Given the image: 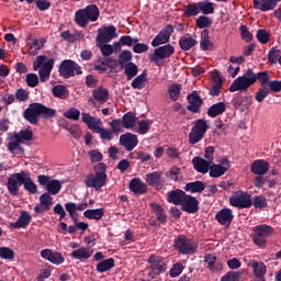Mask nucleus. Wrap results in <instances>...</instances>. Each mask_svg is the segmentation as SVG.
<instances>
[{"label":"nucleus","instance_id":"obj_29","mask_svg":"<svg viewBox=\"0 0 281 281\" xmlns=\"http://www.w3.org/2000/svg\"><path fill=\"white\" fill-rule=\"evenodd\" d=\"M130 190L131 192H134V194H146V192H148V187L142 179L134 178L130 182Z\"/></svg>","mask_w":281,"mask_h":281},{"label":"nucleus","instance_id":"obj_63","mask_svg":"<svg viewBox=\"0 0 281 281\" xmlns=\"http://www.w3.org/2000/svg\"><path fill=\"white\" fill-rule=\"evenodd\" d=\"M52 269H54V267L47 266V265L44 268H42L40 270V274L37 277V281H45V280H47V278H49L52 276Z\"/></svg>","mask_w":281,"mask_h":281},{"label":"nucleus","instance_id":"obj_13","mask_svg":"<svg viewBox=\"0 0 281 281\" xmlns=\"http://www.w3.org/2000/svg\"><path fill=\"white\" fill-rule=\"evenodd\" d=\"M175 32L172 24L166 25L151 41V47H159L161 45H168L170 43V36Z\"/></svg>","mask_w":281,"mask_h":281},{"label":"nucleus","instance_id":"obj_55","mask_svg":"<svg viewBox=\"0 0 281 281\" xmlns=\"http://www.w3.org/2000/svg\"><path fill=\"white\" fill-rule=\"evenodd\" d=\"M46 190L48 194L56 195L63 190V183H60L59 180H50V182L47 183Z\"/></svg>","mask_w":281,"mask_h":281},{"label":"nucleus","instance_id":"obj_10","mask_svg":"<svg viewBox=\"0 0 281 281\" xmlns=\"http://www.w3.org/2000/svg\"><path fill=\"white\" fill-rule=\"evenodd\" d=\"M148 265L150 272L148 273V278H157V276H161V273H166L168 271V265L164 262V257L151 255L148 258Z\"/></svg>","mask_w":281,"mask_h":281},{"label":"nucleus","instance_id":"obj_46","mask_svg":"<svg viewBox=\"0 0 281 281\" xmlns=\"http://www.w3.org/2000/svg\"><path fill=\"white\" fill-rule=\"evenodd\" d=\"M40 117H43V120H52V117H56V110L40 103Z\"/></svg>","mask_w":281,"mask_h":281},{"label":"nucleus","instance_id":"obj_2","mask_svg":"<svg viewBox=\"0 0 281 281\" xmlns=\"http://www.w3.org/2000/svg\"><path fill=\"white\" fill-rule=\"evenodd\" d=\"M21 186H24V190L30 192V194H36L38 192V187L34 183L32 177H30V172H15L8 178L7 190L11 196H19V188Z\"/></svg>","mask_w":281,"mask_h":281},{"label":"nucleus","instance_id":"obj_21","mask_svg":"<svg viewBox=\"0 0 281 281\" xmlns=\"http://www.w3.org/2000/svg\"><path fill=\"white\" fill-rule=\"evenodd\" d=\"M218 258L214 254H206L204 255V262L206 266V269L211 273H218L220 271H223V262L217 261Z\"/></svg>","mask_w":281,"mask_h":281},{"label":"nucleus","instance_id":"obj_61","mask_svg":"<svg viewBox=\"0 0 281 281\" xmlns=\"http://www.w3.org/2000/svg\"><path fill=\"white\" fill-rule=\"evenodd\" d=\"M183 269H186V267H183V263H175L169 270L170 278H179L181 273H183Z\"/></svg>","mask_w":281,"mask_h":281},{"label":"nucleus","instance_id":"obj_35","mask_svg":"<svg viewBox=\"0 0 281 281\" xmlns=\"http://www.w3.org/2000/svg\"><path fill=\"white\" fill-rule=\"evenodd\" d=\"M186 192H191L192 194L203 192L205 190V182L203 181H193V182H188L184 187Z\"/></svg>","mask_w":281,"mask_h":281},{"label":"nucleus","instance_id":"obj_49","mask_svg":"<svg viewBox=\"0 0 281 281\" xmlns=\"http://www.w3.org/2000/svg\"><path fill=\"white\" fill-rule=\"evenodd\" d=\"M212 18L207 15H200L195 20V25L199 30H207V27H212Z\"/></svg>","mask_w":281,"mask_h":281},{"label":"nucleus","instance_id":"obj_6","mask_svg":"<svg viewBox=\"0 0 281 281\" xmlns=\"http://www.w3.org/2000/svg\"><path fill=\"white\" fill-rule=\"evenodd\" d=\"M173 54L175 46H172V44H165L154 49V53L149 55V60L157 67H164V60H168Z\"/></svg>","mask_w":281,"mask_h":281},{"label":"nucleus","instance_id":"obj_32","mask_svg":"<svg viewBox=\"0 0 281 281\" xmlns=\"http://www.w3.org/2000/svg\"><path fill=\"white\" fill-rule=\"evenodd\" d=\"M92 255L93 251H89L87 247H80L70 254L74 260H80V262H83V260H89V258H91Z\"/></svg>","mask_w":281,"mask_h":281},{"label":"nucleus","instance_id":"obj_25","mask_svg":"<svg viewBox=\"0 0 281 281\" xmlns=\"http://www.w3.org/2000/svg\"><path fill=\"white\" fill-rule=\"evenodd\" d=\"M32 223V215L27 211H21L20 216L16 222L10 223V227L13 229H23Z\"/></svg>","mask_w":281,"mask_h":281},{"label":"nucleus","instance_id":"obj_39","mask_svg":"<svg viewBox=\"0 0 281 281\" xmlns=\"http://www.w3.org/2000/svg\"><path fill=\"white\" fill-rule=\"evenodd\" d=\"M85 218H89V221H101L104 216V209H90L83 212Z\"/></svg>","mask_w":281,"mask_h":281},{"label":"nucleus","instance_id":"obj_16","mask_svg":"<svg viewBox=\"0 0 281 281\" xmlns=\"http://www.w3.org/2000/svg\"><path fill=\"white\" fill-rule=\"evenodd\" d=\"M120 144L125 148V150L131 153V150H135V148H137L139 139H137V135L127 132L120 136Z\"/></svg>","mask_w":281,"mask_h":281},{"label":"nucleus","instance_id":"obj_47","mask_svg":"<svg viewBox=\"0 0 281 281\" xmlns=\"http://www.w3.org/2000/svg\"><path fill=\"white\" fill-rule=\"evenodd\" d=\"M137 120V116H135V113L127 112L123 115L121 122L123 124V128H133L135 126V121Z\"/></svg>","mask_w":281,"mask_h":281},{"label":"nucleus","instance_id":"obj_22","mask_svg":"<svg viewBox=\"0 0 281 281\" xmlns=\"http://www.w3.org/2000/svg\"><path fill=\"white\" fill-rule=\"evenodd\" d=\"M81 120H82L83 124H86V126H88V128L90 131H92V133H97L103 124L102 120H100L95 116H91V114H89L87 112L81 113Z\"/></svg>","mask_w":281,"mask_h":281},{"label":"nucleus","instance_id":"obj_53","mask_svg":"<svg viewBox=\"0 0 281 281\" xmlns=\"http://www.w3.org/2000/svg\"><path fill=\"white\" fill-rule=\"evenodd\" d=\"M251 205H254L256 210H265L268 205L267 198L265 195H255L251 199Z\"/></svg>","mask_w":281,"mask_h":281},{"label":"nucleus","instance_id":"obj_15","mask_svg":"<svg viewBox=\"0 0 281 281\" xmlns=\"http://www.w3.org/2000/svg\"><path fill=\"white\" fill-rule=\"evenodd\" d=\"M181 210L187 212V214H196L199 212V200L195 196H192L187 193L182 200Z\"/></svg>","mask_w":281,"mask_h":281},{"label":"nucleus","instance_id":"obj_48","mask_svg":"<svg viewBox=\"0 0 281 281\" xmlns=\"http://www.w3.org/2000/svg\"><path fill=\"white\" fill-rule=\"evenodd\" d=\"M151 210H153L154 214H156V218H157V221H159V223H167L168 216L166 215V211L164 210V207L161 205L151 204Z\"/></svg>","mask_w":281,"mask_h":281},{"label":"nucleus","instance_id":"obj_18","mask_svg":"<svg viewBox=\"0 0 281 281\" xmlns=\"http://www.w3.org/2000/svg\"><path fill=\"white\" fill-rule=\"evenodd\" d=\"M162 175L164 172L161 171H153L145 176V181L149 186L156 188V190H161V188H164L166 184V180H164Z\"/></svg>","mask_w":281,"mask_h":281},{"label":"nucleus","instance_id":"obj_4","mask_svg":"<svg viewBox=\"0 0 281 281\" xmlns=\"http://www.w3.org/2000/svg\"><path fill=\"white\" fill-rule=\"evenodd\" d=\"M98 19H100V9L97 4H88L85 9H79L75 13V23H77L79 27H87L89 21L95 23Z\"/></svg>","mask_w":281,"mask_h":281},{"label":"nucleus","instance_id":"obj_26","mask_svg":"<svg viewBox=\"0 0 281 281\" xmlns=\"http://www.w3.org/2000/svg\"><path fill=\"white\" fill-rule=\"evenodd\" d=\"M192 164L194 170H196V172H200L201 175H207L212 166V161L205 160L204 158L201 157H194L192 159Z\"/></svg>","mask_w":281,"mask_h":281},{"label":"nucleus","instance_id":"obj_42","mask_svg":"<svg viewBox=\"0 0 281 281\" xmlns=\"http://www.w3.org/2000/svg\"><path fill=\"white\" fill-rule=\"evenodd\" d=\"M115 267V259L109 258L105 260H102L97 265V271L98 273H106V271H111Z\"/></svg>","mask_w":281,"mask_h":281},{"label":"nucleus","instance_id":"obj_9","mask_svg":"<svg viewBox=\"0 0 281 281\" xmlns=\"http://www.w3.org/2000/svg\"><path fill=\"white\" fill-rule=\"evenodd\" d=\"M58 71L59 76L66 80L74 78V76H82V67L71 59L63 60L59 65Z\"/></svg>","mask_w":281,"mask_h":281},{"label":"nucleus","instance_id":"obj_1","mask_svg":"<svg viewBox=\"0 0 281 281\" xmlns=\"http://www.w3.org/2000/svg\"><path fill=\"white\" fill-rule=\"evenodd\" d=\"M256 82H259L260 87H263V89H267V86H269V91H271V93L281 92L280 80H271L268 71H259L256 74L251 68H248L243 76L235 79L228 90L231 93H236V91H247V89L252 85H256Z\"/></svg>","mask_w":281,"mask_h":281},{"label":"nucleus","instance_id":"obj_7","mask_svg":"<svg viewBox=\"0 0 281 281\" xmlns=\"http://www.w3.org/2000/svg\"><path fill=\"white\" fill-rule=\"evenodd\" d=\"M173 247L176 251H179L182 256H192L196 254V248L199 247L194 240L188 238L186 235H179L173 240Z\"/></svg>","mask_w":281,"mask_h":281},{"label":"nucleus","instance_id":"obj_50","mask_svg":"<svg viewBox=\"0 0 281 281\" xmlns=\"http://www.w3.org/2000/svg\"><path fill=\"white\" fill-rule=\"evenodd\" d=\"M245 276V270H239V271H228L226 274H224L221 278V281H240V278Z\"/></svg>","mask_w":281,"mask_h":281},{"label":"nucleus","instance_id":"obj_56","mask_svg":"<svg viewBox=\"0 0 281 281\" xmlns=\"http://www.w3.org/2000/svg\"><path fill=\"white\" fill-rule=\"evenodd\" d=\"M133 60V53L131 50H123L119 55V65L120 67L126 66L127 63Z\"/></svg>","mask_w":281,"mask_h":281},{"label":"nucleus","instance_id":"obj_8","mask_svg":"<svg viewBox=\"0 0 281 281\" xmlns=\"http://www.w3.org/2000/svg\"><path fill=\"white\" fill-rule=\"evenodd\" d=\"M209 128L210 125H207V121L204 119H198L189 133V144L192 146H194V144H199V142L205 137V133H207Z\"/></svg>","mask_w":281,"mask_h":281},{"label":"nucleus","instance_id":"obj_19","mask_svg":"<svg viewBox=\"0 0 281 281\" xmlns=\"http://www.w3.org/2000/svg\"><path fill=\"white\" fill-rule=\"evenodd\" d=\"M215 221L223 227H229L234 221V212L231 209H222L215 214Z\"/></svg>","mask_w":281,"mask_h":281},{"label":"nucleus","instance_id":"obj_59","mask_svg":"<svg viewBox=\"0 0 281 281\" xmlns=\"http://www.w3.org/2000/svg\"><path fill=\"white\" fill-rule=\"evenodd\" d=\"M64 117L67 120H74V122H78V120H80V110L70 108L64 113Z\"/></svg>","mask_w":281,"mask_h":281},{"label":"nucleus","instance_id":"obj_31","mask_svg":"<svg viewBox=\"0 0 281 281\" xmlns=\"http://www.w3.org/2000/svg\"><path fill=\"white\" fill-rule=\"evenodd\" d=\"M227 111V105L225 104V102L220 101L217 103L212 104L209 109H207V115L209 117H218V115H223V113H225Z\"/></svg>","mask_w":281,"mask_h":281},{"label":"nucleus","instance_id":"obj_36","mask_svg":"<svg viewBox=\"0 0 281 281\" xmlns=\"http://www.w3.org/2000/svg\"><path fill=\"white\" fill-rule=\"evenodd\" d=\"M121 69H124L127 80H133L139 72V68H137V65L133 61L127 63L125 66H121Z\"/></svg>","mask_w":281,"mask_h":281},{"label":"nucleus","instance_id":"obj_43","mask_svg":"<svg viewBox=\"0 0 281 281\" xmlns=\"http://www.w3.org/2000/svg\"><path fill=\"white\" fill-rule=\"evenodd\" d=\"M254 233L262 238H269L273 234V227L267 224L258 225L254 228Z\"/></svg>","mask_w":281,"mask_h":281},{"label":"nucleus","instance_id":"obj_60","mask_svg":"<svg viewBox=\"0 0 281 281\" xmlns=\"http://www.w3.org/2000/svg\"><path fill=\"white\" fill-rule=\"evenodd\" d=\"M165 175L171 179V181H179V177H181V168L172 166Z\"/></svg>","mask_w":281,"mask_h":281},{"label":"nucleus","instance_id":"obj_45","mask_svg":"<svg viewBox=\"0 0 281 281\" xmlns=\"http://www.w3.org/2000/svg\"><path fill=\"white\" fill-rule=\"evenodd\" d=\"M182 89L183 87L180 83L169 85L168 93H169L170 100H172L173 102H177V100H179V98L181 97Z\"/></svg>","mask_w":281,"mask_h":281},{"label":"nucleus","instance_id":"obj_37","mask_svg":"<svg viewBox=\"0 0 281 281\" xmlns=\"http://www.w3.org/2000/svg\"><path fill=\"white\" fill-rule=\"evenodd\" d=\"M92 97L94 98V100H97V102H108L109 89L101 86L92 91Z\"/></svg>","mask_w":281,"mask_h":281},{"label":"nucleus","instance_id":"obj_11","mask_svg":"<svg viewBox=\"0 0 281 281\" xmlns=\"http://www.w3.org/2000/svg\"><path fill=\"white\" fill-rule=\"evenodd\" d=\"M229 203L233 207L245 210L251 207V194L239 191L229 198Z\"/></svg>","mask_w":281,"mask_h":281},{"label":"nucleus","instance_id":"obj_5","mask_svg":"<svg viewBox=\"0 0 281 281\" xmlns=\"http://www.w3.org/2000/svg\"><path fill=\"white\" fill-rule=\"evenodd\" d=\"M54 58L47 60V56L38 55L33 61V71H38L41 82H47L54 69Z\"/></svg>","mask_w":281,"mask_h":281},{"label":"nucleus","instance_id":"obj_14","mask_svg":"<svg viewBox=\"0 0 281 281\" xmlns=\"http://www.w3.org/2000/svg\"><path fill=\"white\" fill-rule=\"evenodd\" d=\"M23 117L26 120V122H29V124L36 126L41 117L40 103H31L29 108L24 110Z\"/></svg>","mask_w":281,"mask_h":281},{"label":"nucleus","instance_id":"obj_64","mask_svg":"<svg viewBox=\"0 0 281 281\" xmlns=\"http://www.w3.org/2000/svg\"><path fill=\"white\" fill-rule=\"evenodd\" d=\"M25 82L27 87L34 89V87H38V75L31 72L26 75Z\"/></svg>","mask_w":281,"mask_h":281},{"label":"nucleus","instance_id":"obj_58","mask_svg":"<svg viewBox=\"0 0 281 281\" xmlns=\"http://www.w3.org/2000/svg\"><path fill=\"white\" fill-rule=\"evenodd\" d=\"M150 126H153V121L150 120H142L138 122V131L139 135H146L148 131H150Z\"/></svg>","mask_w":281,"mask_h":281},{"label":"nucleus","instance_id":"obj_40","mask_svg":"<svg viewBox=\"0 0 281 281\" xmlns=\"http://www.w3.org/2000/svg\"><path fill=\"white\" fill-rule=\"evenodd\" d=\"M214 45L210 42V30L201 32L200 47L203 52H210Z\"/></svg>","mask_w":281,"mask_h":281},{"label":"nucleus","instance_id":"obj_23","mask_svg":"<svg viewBox=\"0 0 281 281\" xmlns=\"http://www.w3.org/2000/svg\"><path fill=\"white\" fill-rule=\"evenodd\" d=\"M270 168L271 165H269V161L265 159H257L251 164L250 171L252 172V175L265 177V175L269 172Z\"/></svg>","mask_w":281,"mask_h":281},{"label":"nucleus","instance_id":"obj_52","mask_svg":"<svg viewBox=\"0 0 281 281\" xmlns=\"http://www.w3.org/2000/svg\"><path fill=\"white\" fill-rule=\"evenodd\" d=\"M200 5V12L202 14L207 15V14H214V3L211 2L210 0H202L199 2Z\"/></svg>","mask_w":281,"mask_h":281},{"label":"nucleus","instance_id":"obj_3","mask_svg":"<svg viewBox=\"0 0 281 281\" xmlns=\"http://www.w3.org/2000/svg\"><path fill=\"white\" fill-rule=\"evenodd\" d=\"M93 172L85 179V183L87 188H93L97 192H100L106 186V164L99 162L94 165Z\"/></svg>","mask_w":281,"mask_h":281},{"label":"nucleus","instance_id":"obj_44","mask_svg":"<svg viewBox=\"0 0 281 281\" xmlns=\"http://www.w3.org/2000/svg\"><path fill=\"white\" fill-rule=\"evenodd\" d=\"M209 170L211 179H218L227 172V167H224L223 165H211Z\"/></svg>","mask_w":281,"mask_h":281},{"label":"nucleus","instance_id":"obj_54","mask_svg":"<svg viewBox=\"0 0 281 281\" xmlns=\"http://www.w3.org/2000/svg\"><path fill=\"white\" fill-rule=\"evenodd\" d=\"M21 144H22L21 140L12 139L11 142L8 143L7 148L9 153H11L12 155H16V150H19V153L24 154L25 149L21 147Z\"/></svg>","mask_w":281,"mask_h":281},{"label":"nucleus","instance_id":"obj_28","mask_svg":"<svg viewBox=\"0 0 281 281\" xmlns=\"http://www.w3.org/2000/svg\"><path fill=\"white\" fill-rule=\"evenodd\" d=\"M198 42L192 37L190 33L184 34L179 40V47L182 52H190L192 47H196Z\"/></svg>","mask_w":281,"mask_h":281},{"label":"nucleus","instance_id":"obj_33","mask_svg":"<svg viewBox=\"0 0 281 281\" xmlns=\"http://www.w3.org/2000/svg\"><path fill=\"white\" fill-rule=\"evenodd\" d=\"M254 9L260 10L261 12H269L276 10V4H273V0H254Z\"/></svg>","mask_w":281,"mask_h":281},{"label":"nucleus","instance_id":"obj_34","mask_svg":"<svg viewBox=\"0 0 281 281\" xmlns=\"http://www.w3.org/2000/svg\"><path fill=\"white\" fill-rule=\"evenodd\" d=\"M146 82H148V72L143 70L140 75L133 79L131 87L132 89L142 90L146 87Z\"/></svg>","mask_w":281,"mask_h":281},{"label":"nucleus","instance_id":"obj_24","mask_svg":"<svg viewBox=\"0 0 281 281\" xmlns=\"http://www.w3.org/2000/svg\"><path fill=\"white\" fill-rule=\"evenodd\" d=\"M41 256L52 265H63L65 262V257L58 251H52V249H43Z\"/></svg>","mask_w":281,"mask_h":281},{"label":"nucleus","instance_id":"obj_51","mask_svg":"<svg viewBox=\"0 0 281 281\" xmlns=\"http://www.w3.org/2000/svg\"><path fill=\"white\" fill-rule=\"evenodd\" d=\"M52 93L55 98H59L60 100H65V98L69 95V91L67 90V87L63 85L53 87Z\"/></svg>","mask_w":281,"mask_h":281},{"label":"nucleus","instance_id":"obj_57","mask_svg":"<svg viewBox=\"0 0 281 281\" xmlns=\"http://www.w3.org/2000/svg\"><path fill=\"white\" fill-rule=\"evenodd\" d=\"M257 41L261 43V45H267L269 43V38H271V35H269V32L265 29H259L256 34Z\"/></svg>","mask_w":281,"mask_h":281},{"label":"nucleus","instance_id":"obj_12","mask_svg":"<svg viewBox=\"0 0 281 281\" xmlns=\"http://www.w3.org/2000/svg\"><path fill=\"white\" fill-rule=\"evenodd\" d=\"M112 38H117V29L114 25H109L98 30L97 45L111 43Z\"/></svg>","mask_w":281,"mask_h":281},{"label":"nucleus","instance_id":"obj_41","mask_svg":"<svg viewBox=\"0 0 281 281\" xmlns=\"http://www.w3.org/2000/svg\"><path fill=\"white\" fill-rule=\"evenodd\" d=\"M200 13L201 9L199 2H191L184 5V16L190 19L192 16H199Z\"/></svg>","mask_w":281,"mask_h":281},{"label":"nucleus","instance_id":"obj_20","mask_svg":"<svg viewBox=\"0 0 281 281\" xmlns=\"http://www.w3.org/2000/svg\"><path fill=\"white\" fill-rule=\"evenodd\" d=\"M212 81L213 85L209 89V95L212 98H218V95H221V89H223V78L221 77V72L218 70H214L212 72Z\"/></svg>","mask_w":281,"mask_h":281},{"label":"nucleus","instance_id":"obj_27","mask_svg":"<svg viewBox=\"0 0 281 281\" xmlns=\"http://www.w3.org/2000/svg\"><path fill=\"white\" fill-rule=\"evenodd\" d=\"M187 193L181 189L171 190L167 193V202L173 205H181Z\"/></svg>","mask_w":281,"mask_h":281},{"label":"nucleus","instance_id":"obj_38","mask_svg":"<svg viewBox=\"0 0 281 281\" xmlns=\"http://www.w3.org/2000/svg\"><path fill=\"white\" fill-rule=\"evenodd\" d=\"M34 137V132L32 131V127H27L26 130H22L19 133L14 134L11 139H18L23 142H32Z\"/></svg>","mask_w":281,"mask_h":281},{"label":"nucleus","instance_id":"obj_30","mask_svg":"<svg viewBox=\"0 0 281 281\" xmlns=\"http://www.w3.org/2000/svg\"><path fill=\"white\" fill-rule=\"evenodd\" d=\"M254 100V97H251V94L248 95H240L237 94L233 100H232V104L235 109H240V106H244L245 109H249V106L251 105V102Z\"/></svg>","mask_w":281,"mask_h":281},{"label":"nucleus","instance_id":"obj_62","mask_svg":"<svg viewBox=\"0 0 281 281\" xmlns=\"http://www.w3.org/2000/svg\"><path fill=\"white\" fill-rule=\"evenodd\" d=\"M0 258L3 260H14V250L10 247H0Z\"/></svg>","mask_w":281,"mask_h":281},{"label":"nucleus","instance_id":"obj_17","mask_svg":"<svg viewBox=\"0 0 281 281\" xmlns=\"http://www.w3.org/2000/svg\"><path fill=\"white\" fill-rule=\"evenodd\" d=\"M187 100L189 102L187 109L191 113H201V106H203V99L201 98V95H199L198 91L189 93Z\"/></svg>","mask_w":281,"mask_h":281}]
</instances>
